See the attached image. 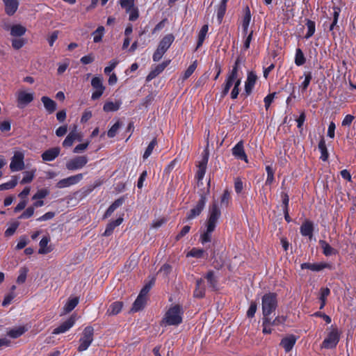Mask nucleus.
<instances>
[{
	"mask_svg": "<svg viewBox=\"0 0 356 356\" xmlns=\"http://www.w3.org/2000/svg\"><path fill=\"white\" fill-rule=\"evenodd\" d=\"M221 211L218 201H213L209 209L208 218L206 222V230L200 236L202 244L209 243L211 240V234L214 231L217 222L220 218Z\"/></svg>",
	"mask_w": 356,
	"mask_h": 356,
	"instance_id": "nucleus-1",
	"label": "nucleus"
},
{
	"mask_svg": "<svg viewBox=\"0 0 356 356\" xmlns=\"http://www.w3.org/2000/svg\"><path fill=\"white\" fill-rule=\"evenodd\" d=\"M15 95L17 107L20 109L26 108L35 99L34 91L26 87L19 88Z\"/></svg>",
	"mask_w": 356,
	"mask_h": 356,
	"instance_id": "nucleus-2",
	"label": "nucleus"
},
{
	"mask_svg": "<svg viewBox=\"0 0 356 356\" xmlns=\"http://www.w3.org/2000/svg\"><path fill=\"white\" fill-rule=\"evenodd\" d=\"M182 307L176 305L168 309L162 321L168 325H178L182 322Z\"/></svg>",
	"mask_w": 356,
	"mask_h": 356,
	"instance_id": "nucleus-3",
	"label": "nucleus"
},
{
	"mask_svg": "<svg viewBox=\"0 0 356 356\" xmlns=\"http://www.w3.org/2000/svg\"><path fill=\"white\" fill-rule=\"evenodd\" d=\"M261 300L264 317H268L277 307L276 295L273 293H266L263 296Z\"/></svg>",
	"mask_w": 356,
	"mask_h": 356,
	"instance_id": "nucleus-4",
	"label": "nucleus"
},
{
	"mask_svg": "<svg viewBox=\"0 0 356 356\" xmlns=\"http://www.w3.org/2000/svg\"><path fill=\"white\" fill-rule=\"evenodd\" d=\"M175 40V36L172 34L165 35L159 42L158 47L153 54V60L159 61L167 50L170 47Z\"/></svg>",
	"mask_w": 356,
	"mask_h": 356,
	"instance_id": "nucleus-5",
	"label": "nucleus"
},
{
	"mask_svg": "<svg viewBox=\"0 0 356 356\" xmlns=\"http://www.w3.org/2000/svg\"><path fill=\"white\" fill-rule=\"evenodd\" d=\"M340 339V332L337 328L331 326L327 337L323 340L321 348L332 349L337 346Z\"/></svg>",
	"mask_w": 356,
	"mask_h": 356,
	"instance_id": "nucleus-6",
	"label": "nucleus"
},
{
	"mask_svg": "<svg viewBox=\"0 0 356 356\" xmlns=\"http://www.w3.org/2000/svg\"><path fill=\"white\" fill-rule=\"evenodd\" d=\"M94 329L91 326L86 327L83 331L82 336L79 339L80 345L78 347L79 352L86 350L93 341Z\"/></svg>",
	"mask_w": 356,
	"mask_h": 356,
	"instance_id": "nucleus-7",
	"label": "nucleus"
},
{
	"mask_svg": "<svg viewBox=\"0 0 356 356\" xmlns=\"http://www.w3.org/2000/svg\"><path fill=\"white\" fill-rule=\"evenodd\" d=\"M91 86L94 89L91 95L93 100L98 99L103 95L105 87L103 85V79L100 76H95L91 80Z\"/></svg>",
	"mask_w": 356,
	"mask_h": 356,
	"instance_id": "nucleus-8",
	"label": "nucleus"
},
{
	"mask_svg": "<svg viewBox=\"0 0 356 356\" xmlns=\"http://www.w3.org/2000/svg\"><path fill=\"white\" fill-rule=\"evenodd\" d=\"M207 203V197L204 195H201L200 198L198 200L197 204L191 209V211L187 213L186 218L187 220H193L197 216H198L204 209Z\"/></svg>",
	"mask_w": 356,
	"mask_h": 356,
	"instance_id": "nucleus-9",
	"label": "nucleus"
},
{
	"mask_svg": "<svg viewBox=\"0 0 356 356\" xmlns=\"http://www.w3.org/2000/svg\"><path fill=\"white\" fill-rule=\"evenodd\" d=\"M83 177V174H77L75 175H72L68 177L67 178L60 179L56 184V187L58 188H67L71 186L75 185L78 184L79 181L82 180Z\"/></svg>",
	"mask_w": 356,
	"mask_h": 356,
	"instance_id": "nucleus-10",
	"label": "nucleus"
},
{
	"mask_svg": "<svg viewBox=\"0 0 356 356\" xmlns=\"http://www.w3.org/2000/svg\"><path fill=\"white\" fill-rule=\"evenodd\" d=\"M302 269H309L314 272H319L325 268L332 269V265L330 263H303L301 264Z\"/></svg>",
	"mask_w": 356,
	"mask_h": 356,
	"instance_id": "nucleus-11",
	"label": "nucleus"
},
{
	"mask_svg": "<svg viewBox=\"0 0 356 356\" xmlns=\"http://www.w3.org/2000/svg\"><path fill=\"white\" fill-rule=\"evenodd\" d=\"M87 163L86 157H74L66 163V168L70 170H76L82 168Z\"/></svg>",
	"mask_w": 356,
	"mask_h": 356,
	"instance_id": "nucleus-12",
	"label": "nucleus"
},
{
	"mask_svg": "<svg viewBox=\"0 0 356 356\" xmlns=\"http://www.w3.org/2000/svg\"><path fill=\"white\" fill-rule=\"evenodd\" d=\"M82 138L81 134L76 131L74 130L70 131L65 139L63 142V146L64 147H71L75 141H81Z\"/></svg>",
	"mask_w": 356,
	"mask_h": 356,
	"instance_id": "nucleus-13",
	"label": "nucleus"
},
{
	"mask_svg": "<svg viewBox=\"0 0 356 356\" xmlns=\"http://www.w3.org/2000/svg\"><path fill=\"white\" fill-rule=\"evenodd\" d=\"M75 321H76V319H75L74 316L70 317L67 321H65L64 323L60 324L58 327L55 328L53 330L52 333L54 334H59L61 333H65V332H67L71 327H73V325L75 323Z\"/></svg>",
	"mask_w": 356,
	"mask_h": 356,
	"instance_id": "nucleus-14",
	"label": "nucleus"
},
{
	"mask_svg": "<svg viewBox=\"0 0 356 356\" xmlns=\"http://www.w3.org/2000/svg\"><path fill=\"white\" fill-rule=\"evenodd\" d=\"M296 341L297 337L293 334H290L281 340L280 346L284 349L286 353H289L293 349Z\"/></svg>",
	"mask_w": 356,
	"mask_h": 356,
	"instance_id": "nucleus-15",
	"label": "nucleus"
},
{
	"mask_svg": "<svg viewBox=\"0 0 356 356\" xmlns=\"http://www.w3.org/2000/svg\"><path fill=\"white\" fill-rule=\"evenodd\" d=\"M50 241L49 236H45L42 238L39 243L40 248L38 250V253L40 254H47L51 252L54 248L51 245H48Z\"/></svg>",
	"mask_w": 356,
	"mask_h": 356,
	"instance_id": "nucleus-16",
	"label": "nucleus"
},
{
	"mask_svg": "<svg viewBox=\"0 0 356 356\" xmlns=\"http://www.w3.org/2000/svg\"><path fill=\"white\" fill-rule=\"evenodd\" d=\"M257 79V76L254 72H250L248 74L247 79L245 83V90L247 95L251 93L255 85Z\"/></svg>",
	"mask_w": 356,
	"mask_h": 356,
	"instance_id": "nucleus-17",
	"label": "nucleus"
},
{
	"mask_svg": "<svg viewBox=\"0 0 356 356\" xmlns=\"http://www.w3.org/2000/svg\"><path fill=\"white\" fill-rule=\"evenodd\" d=\"M41 102L43 106L49 114L53 113L56 109V103L47 96H42L41 97Z\"/></svg>",
	"mask_w": 356,
	"mask_h": 356,
	"instance_id": "nucleus-18",
	"label": "nucleus"
},
{
	"mask_svg": "<svg viewBox=\"0 0 356 356\" xmlns=\"http://www.w3.org/2000/svg\"><path fill=\"white\" fill-rule=\"evenodd\" d=\"M5 5L6 13L9 15H13L17 10L19 3L17 0H3Z\"/></svg>",
	"mask_w": 356,
	"mask_h": 356,
	"instance_id": "nucleus-19",
	"label": "nucleus"
},
{
	"mask_svg": "<svg viewBox=\"0 0 356 356\" xmlns=\"http://www.w3.org/2000/svg\"><path fill=\"white\" fill-rule=\"evenodd\" d=\"M207 163H208V157H202L201 161H200L198 163V165H197L198 170H197L196 176L199 181L202 180L204 177Z\"/></svg>",
	"mask_w": 356,
	"mask_h": 356,
	"instance_id": "nucleus-20",
	"label": "nucleus"
},
{
	"mask_svg": "<svg viewBox=\"0 0 356 356\" xmlns=\"http://www.w3.org/2000/svg\"><path fill=\"white\" fill-rule=\"evenodd\" d=\"M122 222H123V218L122 217H119L116 220L110 222L107 225L103 235L105 236H111L112 234L114 229L116 227H118L120 225H121Z\"/></svg>",
	"mask_w": 356,
	"mask_h": 356,
	"instance_id": "nucleus-21",
	"label": "nucleus"
},
{
	"mask_svg": "<svg viewBox=\"0 0 356 356\" xmlns=\"http://www.w3.org/2000/svg\"><path fill=\"white\" fill-rule=\"evenodd\" d=\"M314 226L310 221H306L300 227V233L304 236L311 238L313 236Z\"/></svg>",
	"mask_w": 356,
	"mask_h": 356,
	"instance_id": "nucleus-22",
	"label": "nucleus"
},
{
	"mask_svg": "<svg viewBox=\"0 0 356 356\" xmlns=\"http://www.w3.org/2000/svg\"><path fill=\"white\" fill-rule=\"evenodd\" d=\"M319 244L323 250V253L326 257L335 255L338 253L337 250L330 245L325 241L320 240Z\"/></svg>",
	"mask_w": 356,
	"mask_h": 356,
	"instance_id": "nucleus-23",
	"label": "nucleus"
},
{
	"mask_svg": "<svg viewBox=\"0 0 356 356\" xmlns=\"http://www.w3.org/2000/svg\"><path fill=\"white\" fill-rule=\"evenodd\" d=\"M23 159L24 157H13L10 164V170L13 172L19 171L24 168V163Z\"/></svg>",
	"mask_w": 356,
	"mask_h": 356,
	"instance_id": "nucleus-24",
	"label": "nucleus"
},
{
	"mask_svg": "<svg viewBox=\"0 0 356 356\" xmlns=\"http://www.w3.org/2000/svg\"><path fill=\"white\" fill-rule=\"evenodd\" d=\"M10 31L13 37L20 38L25 34L26 29L21 24H15L10 27Z\"/></svg>",
	"mask_w": 356,
	"mask_h": 356,
	"instance_id": "nucleus-25",
	"label": "nucleus"
},
{
	"mask_svg": "<svg viewBox=\"0 0 356 356\" xmlns=\"http://www.w3.org/2000/svg\"><path fill=\"white\" fill-rule=\"evenodd\" d=\"M204 280L202 279H198L196 281V288L194 291V296L195 298H203L205 293V289L203 286Z\"/></svg>",
	"mask_w": 356,
	"mask_h": 356,
	"instance_id": "nucleus-26",
	"label": "nucleus"
},
{
	"mask_svg": "<svg viewBox=\"0 0 356 356\" xmlns=\"http://www.w3.org/2000/svg\"><path fill=\"white\" fill-rule=\"evenodd\" d=\"M251 21V13L248 7L245 8V15L243 17L242 27L245 34H248V27Z\"/></svg>",
	"mask_w": 356,
	"mask_h": 356,
	"instance_id": "nucleus-27",
	"label": "nucleus"
},
{
	"mask_svg": "<svg viewBox=\"0 0 356 356\" xmlns=\"http://www.w3.org/2000/svg\"><path fill=\"white\" fill-rule=\"evenodd\" d=\"M330 294V290L327 287L321 288L319 292V300L321 301L320 309H323L326 305L327 298Z\"/></svg>",
	"mask_w": 356,
	"mask_h": 356,
	"instance_id": "nucleus-28",
	"label": "nucleus"
},
{
	"mask_svg": "<svg viewBox=\"0 0 356 356\" xmlns=\"http://www.w3.org/2000/svg\"><path fill=\"white\" fill-rule=\"evenodd\" d=\"M27 330L26 328L24 326H19L14 328L10 329L7 334L8 337L16 339L22 336L26 331Z\"/></svg>",
	"mask_w": 356,
	"mask_h": 356,
	"instance_id": "nucleus-29",
	"label": "nucleus"
},
{
	"mask_svg": "<svg viewBox=\"0 0 356 356\" xmlns=\"http://www.w3.org/2000/svg\"><path fill=\"white\" fill-rule=\"evenodd\" d=\"M122 309V302H113L107 310V314L109 315H116L120 312Z\"/></svg>",
	"mask_w": 356,
	"mask_h": 356,
	"instance_id": "nucleus-30",
	"label": "nucleus"
},
{
	"mask_svg": "<svg viewBox=\"0 0 356 356\" xmlns=\"http://www.w3.org/2000/svg\"><path fill=\"white\" fill-rule=\"evenodd\" d=\"M121 105L120 102H106L103 107L105 112H113L118 111Z\"/></svg>",
	"mask_w": 356,
	"mask_h": 356,
	"instance_id": "nucleus-31",
	"label": "nucleus"
},
{
	"mask_svg": "<svg viewBox=\"0 0 356 356\" xmlns=\"http://www.w3.org/2000/svg\"><path fill=\"white\" fill-rule=\"evenodd\" d=\"M79 298L76 297L70 298L65 305L63 309L65 313H69L72 311L78 305Z\"/></svg>",
	"mask_w": 356,
	"mask_h": 356,
	"instance_id": "nucleus-32",
	"label": "nucleus"
},
{
	"mask_svg": "<svg viewBox=\"0 0 356 356\" xmlns=\"http://www.w3.org/2000/svg\"><path fill=\"white\" fill-rule=\"evenodd\" d=\"M18 182V179L16 176H13L11 180L0 184V191H6L15 188Z\"/></svg>",
	"mask_w": 356,
	"mask_h": 356,
	"instance_id": "nucleus-33",
	"label": "nucleus"
},
{
	"mask_svg": "<svg viewBox=\"0 0 356 356\" xmlns=\"http://www.w3.org/2000/svg\"><path fill=\"white\" fill-rule=\"evenodd\" d=\"M205 278L209 287L213 289H217V277L213 271H209L205 275Z\"/></svg>",
	"mask_w": 356,
	"mask_h": 356,
	"instance_id": "nucleus-34",
	"label": "nucleus"
},
{
	"mask_svg": "<svg viewBox=\"0 0 356 356\" xmlns=\"http://www.w3.org/2000/svg\"><path fill=\"white\" fill-rule=\"evenodd\" d=\"M105 29L102 26H99L92 33L93 42L95 43L100 42L104 35Z\"/></svg>",
	"mask_w": 356,
	"mask_h": 356,
	"instance_id": "nucleus-35",
	"label": "nucleus"
},
{
	"mask_svg": "<svg viewBox=\"0 0 356 356\" xmlns=\"http://www.w3.org/2000/svg\"><path fill=\"white\" fill-rule=\"evenodd\" d=\"M236 79H232L231 77L227 76L225 79V84L222 87V96L224 97L227 95L229 92L230 88L234 85H235Z\"/></svg>",
	"mask_w": 356,
	"mask_h": 356,
	"instance_id": "nucleus-36",
	"label": "nucleus"
},
{
	"mask_svg": "<svg viewBox=\"0 0 356 356\" xmlns=\"http://www.w3.org/2000/svg\"><path fill=\"white\" fill-rule=\"evenodd\" d=\"M145 302H146V298H143L138 296L136 300H135V302L133 304L131 311H133L134 312H138L139 310L142 309L144 307Z\"/></svg>",
	"mask_w": 356,
	"mask_h": 356,
	"instance_id": "nucleus-37",
	"label": "nucleus"
},
{
	"mask_svg": "<svg viewBox=\"0 0 356 356\" xmlns=\"http://www.w3.org/2000/svg\"><path fill=\"white\" fill-rule=\"evenodd\" d=\"M208 31H209L208 25H204L201 28V29L199 32V34H198V41H197V48H199L203 44V42L206 38Z\"/></svg>",
	"mask_w": 356,
	"mask_h": 356,
	"instance_id": "nucleus-38",
	"label": "nucleus"
},
{
	"mask_svg": "<svg viewBox=\"0 0 356 356\" xmlns=\"http://www.w3.org/2000/svg\"><path fill=\"white\" fill-rule=\"evenodd\" d=\"M204 251L202 249L193 248L187 254V257L202 258L204 257Z\"/></svg>",
	"mask_w": 356,
	"mask_h": 356,
	"instance_id": "nucleus-39",
	"label": "nucleus"
},
{
	"mask_svg": "<svg viewBox=\"0 0 356 356\" xmlns=\"http://www.w3.org/2000/svg\"><path fill=\"white\" fill-rule=\"evenodd\" d=\"M11 43L13 48L18 50L24 46L26 40L22 38H15L12 39Z\"/></svg>",
	"mask_w": 356,
	"mask_h": 356,
	"instance_id": "nucleus-40",
	"label": "nucleus"
},
{
	"mask_svg": "<svg viewBox=\"0 0 356 356\" xmlns=\"http://www.w3.org/2000/svg\"><path fill=\"white\" fill-rule=\"evenodd\" d=\"M305 63V56L300 49H297L295 56V63L298 66H301Z\"/></svg>",
	"mask_w": 356,
	"mask_h": 356,
	"instance_id": "nucleus-41",
	"label": "nucleus"
},
{
	"mask_svg": "<svg viewBox=\"0 0 356 356\" xmlns=\"http://www.w3.org/2000/svg\"><path fill=\"white\" fill-rule=\"evenodd\" d=\"M263 333L264 334H270L272 332V329L270 327L271 325V319L269 317H264L263 318Z\"/></svg>",
	"mask_w": 356,
	"mask_h": 356,
	"instance_id": "nucleus-42",
	"label": "nucleus"
},
{
	"mask_svg": "<svg viewBox=\"0 0 356 356\" xmlns=\"http://www.w3.org/2000/svg\"><path fill=\"white\" fill-rule=\"evenodd\" d=\"M232 154L234 156H245L242 142H238L233 148Z\"/></svg>",
	"mask_w": 356,
	"mask_h": 356,
	"instance_id": "nucleus-43",
	"label": "nucleus"
},
{
	"mask_svg": "<svg viewBox=\"0 0 356 356\" xmlns=\"http://www.w3.org/2000/svg\"><path fill=\"white\" fill-rule=\"evenodd\" d=\"M266 170L267 172V179L266 180V184L270 185L274 181V170L271 165H266Z\"/></svg>",
	"mask_w": 356,
	"mask_h": 356,
	"instance_id": "nucleus-44",
	"label": "nucleus"
},
{
	"mask_svg": "<svg viewBox=\"0 0 356 356\" xmlns=\"http://www.w3.org/2000/svg\"><path fill=\"white\" fill-rule=\"evenodd\" d=\"M49 194V191L47 188L38 190L32 197V200H42Z\"/></svg>",
	"mask_w": 356,
	"mask_h": 356,
	"instance_id": "nucleus-45",
	"label": "nucleus"
},
{
	"mask_svg": "<svg viewBox=\"0 0 356 356\" xmlns=\"http://www.w3.org/2000/svg\"><path fill=\"white\" fill-rule=\"evenodd\" d=\"M307 32L305 35L307 39L311 38L315 33V23L313 21L307 20Z\"/></svg>",
	"mask_w": 356,
	"mask_h": 356,
	"instance_id": "nucleus-46",
	"label": "nucleus"
},
{
	"mask_svg": "<svg viewBox=\"0 0 356 356\" xmlns=\"http://www.w3.org/2000/svg\"><path fill=\"white\" fill-rule=\"evenodd\" d=\"M35 170L26 171L24 172V177L21 181V184L30 183L34 177Z\"/></svg>",
	"mask_w": 356,
	"mask_h": 356,
	"instance_id": "nucleus-47",
	"label": "nucleus"
},
{
	"mask_svg": "<svg viewBox=\"0 0 356 356\" xmlns=\"http://www.w3.org/2000/svg\"><path fill=\"white\" fill-rule=\"evenodd\" d=\"M230 199L229 192L225 190L220 198V207L222 208L227 207L229 205Z\"/></svg>",
	"mask_w": 356,
	"mask_h": 356,
	"instance_id": "nucleus-48",
	"label": "nucleus"
},
{
	"mask_svg": "<svg viewBox=\"0 0 356 356\" xmlns=\"http://www.w3.org/2000/svg\"><path fill=\"white\" fill-rule=\"evenodd\" d=\"M154 281L152 280L149 283L146 284L145 286L141 289L138 297H141L143 298H146V296L149 293V290L151 289L152 285L154 284Z\"/></svg>",
	"mask_w": 356,
	"mask_h": 356,
	"instance_id": "nucleus-49",
	"label": "nucleus"
},
{
	"mask_svg": "<svg viewBox=\"0 0 356 356\" xmlns=\"http://www.w3.org/2000/svg\"><path fill=\"white\" fill-rule=\"evenodd\" d=\"M197 67V61H194L184 72L183 75V79H187L188 77L191 76V74L194 72Z\"/></svg>",
	"mask_w": 356,
	"mask_h": 356,
	"instance_id": "nucleus-50",
	"label": "nucleus"
},
{
	"mask_svg": "<svg viewBox=\"0 0 356 356\" xmlns=\"http://www.w3.org/2000/svg\"><path fill=\"white\" fill-rule=\"evenodd\" d=\"M121 124L119 122H115L108 131L107 135L109 138H113L116 136Z\"/></svg>",
	"mask_w": 356,
	"mask_h": 356,
	"instance_id": "nucleus-51",
	"label": "nucleus"
},
{
	"mask_svg": "<svg viewBox=\"0 0 356 356\" xmlns=\"http://www.w3.org/2000/svg\"><path fill=\"white\" fill-rule=\"evenodd\" d=\"M19 223L18 222H13L9 227L6 229L5 231L6 236H13L16 232L17 227H19Z\"/></svg>",
	"mask_w": 356,
	"mask_h": 356,
	"instance_id": "nucleus-52",
	"label": "nucleus"
},
{
	"mask_svg": "<svg viewBox=\"0 0 356 356\" xmlns=\"http://www.w3.org/2000/svg\"><path fill=\"white\" fill-rule=\"evenodd\" d=\"M34 207H29L19 217V219H28L34 214Z\"/></svg>",
	"mask_w": 356,
	"mask_h": 356,
	"instance_id": "nucleus-53",
	"label": "nucleus"
},
{
	"mask_svg": "<svg viewBox=\"0 0 356 356\" xmlns=\"http://www.w3.org/2000/svg\"><path fill=\"white\" fill-rule=\"evenodd\" d=\"M129 14V19L131 21H135L138 17V9L134 6L129 10L126 11Z\"/></svg>",
	"mask_w": 356,
	"mask_h": 356,
	"instance_id": "nucleus-54",
	"label": "nucleus"
},
{
	"mask_svg": "<svg viewBox=\"0 0 356 356\" xmlns=\"http://www.w3.org/2000/svg\"><path fill=\"white\" fill-rule=\"evenodd\" d=\"M70 65V60L68 59L65 60L58 64L57 72L58 74H62L67 69Z\"/></svg>",
	"mask_w": 356,
	"mask_h": 356,
	"instance_id": "nucleus-55",
	"label": "nucleus"
},
{
	"mask_svg": "<svg viewBox=\"0 0 356 356\" xmlns=\"http://www.w3.org/2000/svg\"><path fill=\"white\" fill-rule=\"evenodd\" d=\"M340 13V9L337 7H334L333 8V22L332 24L330 26V30L332 31L334 29V27L337 25L339 16Z\"/></svg>",
	"mask_w": 356,
	"mask_h": 356,
	"instance_id": "nucleus-56",
	"label": "nucleus"
},
{
	"mask_svg": "<svg viewBox=\"0 0 356 356\" xmlns=\"http://www.w3.org/2000/svg\"><path fill=\"white\" fill-rule=\"evenodd\" d=\"M118 63H119L118 60L116 59L111 60L108 63V66H106L104 68V73L106 74H109L110 72H111L115 68V67L118 65Z\"/></svg>",
	"mask_w": 356,
	"mask_h": 356,
	"instance_id": "nucleus-57",
	"label": "nucleus"
},
{
	"mask_svg": "<svg viewBox=\"0 0 356 356\" xmlns=\"http://www.w3.org/2000/svg\"><path fill=\"white\" fill-rule=\"evenodd\" d=\"M238 60L235 62V64L231 71V72L227 75V76L234 79L236 80H241V79L238 78Z\"/></svg>",
	"mask_w": 356,
	"mask_h": 356,
	"instance_id": "nucleus-58",
	"label": "nucleus"
},
{
	"mask_svg": "<svg viewBox=\"0 0 356 356\" xmlns=\"http://www.w3.org/2000/svg\"><path fill=\"white\" fill-rule=\"evenodd\" d=\"M89 145V142L86 141L83 143H81L78 145H76L74 149V153L75 154H80L83 152L88 147Z\"/></svg>",
	"mask_w": 356,
	"mask_h": 356,
	"instance_id": "nucleus-59",
	"label": "nucleus"
},
{
	"mask_svg": "<svg viewBox=\"0 0 356 356\" xmlns=\"http://www.w3.org/2000/svg\"><path fill=\"white\" fill-rule=\"evenodd\" d=\"M120 3L126 11L135 6L134 0H120Z\"/></svg>",
	"mask_w": 356,
	"mask_h": 356,
	"instance_id": "nucleus-60",
	"label": "nucleus"
},
{
	"mask_svg": "<svg viewBox=\"0 0 356 356\" xmlns=\"http://www.w3.org/2000/svg\"><path fill=\"white\" fill-rule=\"evenodd\" d=\"M241 80H236L235 85L234 86V88L231 92V97L232 99L237 98L238 93H239V86L241 85Z\"/></svg>",
	"mask_w": 356,
	"mask_h": 356,
	"instance_id": "nucleus-61",
	"label": "nucleus"
},
{
	"mask_svg": "<svg viewBox=\"0 0 356 356\" xmlns=\"http://www.w3.org/2000/svg\"><path fill=\"white\" fill-rule=\"evenodd\" d=\"M276 93H270L264 99L265 108L266 110H268L271 104V103L273 102V99L275 97Z\"/></svg>",
	"mask_w": 356,
	"mask_h": 356,
	"instance_id": "nucleus-62",
	"label": "nucleus"
},
{
	"mask_svg": "<svg viewBox=\"0 0 356 356\" xmlns=\"http://www.w3.org/2000/svg\"><path fill=\"white\" fill-rule=\"evenodd\" d=\"M225 11H226V4L221 3L218 8V12H217V16H218L219 22H220L222 21V19L225 13Z\"/></svg>",
	"mask_w": 356,
	"mask_h": 356,
	"instance_id": "nucleus-63",
	"label": "nucleus"
},
{
	"mask_svg": "<svg viewBox=\"0 0 356 356\" xmlns=\"http://www.w3.org/2000/svg\"><path fill=\"white\" fill-rule=\"evenodd\" d=\"M28 244V238L26 236H22L16 245L17 250L23 249Z\"/></svg>",
	"mask_w": 356,
	"mask_h": 356,
	"instance_id": "nucleus-64",
	"label": "nucleus"
}]
</instances>
